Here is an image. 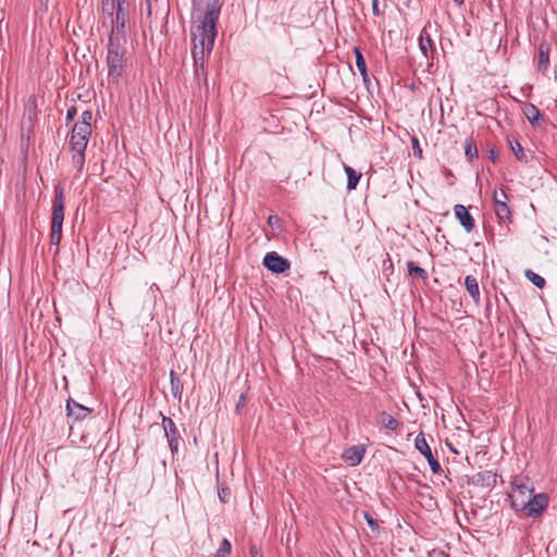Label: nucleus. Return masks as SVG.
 Returning <instances> with one entry per match:
<instances>
[{
    "mask_svg": "<svg viewBox=\"0 0 557 557\" xmlns=\"http://www.w3.org/2000/svg\"><path fill=\"white\" fill-rule=\"evenodd\" d=\"M195 11H202L200 23L193 33V60L195 67H205L206 57L210 55L218 34L216 24L221 13L220 0H193Z\"/></svg>",
    "mask_w": 557,
    "mask_h": 557,
    "instance_id": "obj_1",
    "label": "nucleus"
},
{
    "mask_svg": "<svg viewBox=\"0 0 557 557\" xmlns=\"http://www.w3.org/2000/svg\"><path fill=\"white\" fill-rule=\"evenodd\" d=\"M121 36L110 35L107 51L108 76L117 82L125 70V48Z\"/></svg>",
    "mask_w": 557,
    "mask_h": 557,
    "instance_id": "obj_2",
    "label": "nucleus"
},
{
    "mask_svg": "<svg viewBox=\"0 0 557 557\" xmlns=\"http://www.w3.org/2000/svg\"><path fill=\"white\" fill-rule=\"evenodd\" d=\"M65 196L64 188L60 184L54 187L52 201L50 244L59 246L62 239V225L64 221Z\"/></svg>",
    "mask_w": 557,
    "mask_h": 557,
    "instance_id": "obj_3",
    "label": "nucleus"
},
{
    "mask_svg": "<svg viewBox=\"0 0 557 557\" xmlns=\"http://www.w3.org/2000/svg\"><path fill=\"white\" fill-rule=\"evenodd\" d=\"M533 495V487L528 483L523 482L522 479H515L512 482V491L508 495L510 499L511 507L515 511H520L522 506H525L528 498Z\"/></svg>",
    "mask_w": 557,
    "mask_h": 557,
    "instance_id": "obj_4",
    "label": "nucleus"
},
{
    "mask_svg": "<svg viewBox=\"0 0 557 557\" xmlns=\"http://www.w3.org/2000/svg\"><path fill=\"white\" fill-rule=\"evenodd\" d=\"M88 139L79 137L71 133L69 148L72 153V163L82 173L85 165V151L88 145Z\"/></svg>",
    "mask_w": 557,
    "mask_h": 557,
    "instance_id": "obj_5",
    "label": "nucleus"
},
{
    "mask_svg": "<svg viewBox=\"0 0 557 557\" xmlns=\"http://www.w3.org/2000/svg\"><path fill=\"white\" fill-rule=\"evenodd\" d=\"M525 504L519 512L525 517L536 518L548 507L549 498L545 493L533 494Z\"/></svg>",
    "mask_w": 557,
    "mask_h": 557,
    "instance_id": "obj_6",
    "label": "nucleus"
},
{
    "mask_svg": "<svg viewBox=\"0 0 557 557\" xmlns=\"http://www.w3.org/2000/svg\"><path fill=\"white\" fill-rule=\"evenodd\" d=\"M117 2V9L115 11V16L111 17V35L113 36H121L122 40H125L124 37V28L127 22V5L125 0H116Z\"/></svg>",
    "mask_w": 557,
    "mask_h": 557,
    "instance_id": "obj_7",
    "label": "nucleus"
},
{
    "mask_svg": "<svg viewBox=\"0 0 557 557\" xmlns=\"http://www.w3.org/2000/svg\"><path fill=\"white\" fill-rule=\"evenodd\" d=\"M162 416V428H163V431H164V435L166 437V441H168V444H169V447L172 451L173 455H175L178 450V444H180V441L182 440V436H181V433L175 424V422L166 417V416Z\"/></svg>",
    "mask_w": 557,
    "mask_h": 557,
    "instance_id": "obj_8",
    "label": "nucleus"
},
{
    "mask_svg": "<svg viewBox=\"0 0 557 557\" xmlns=\"http://www.w3.org/2000/svg\"><path fill=\"white\" fill-rule=\"evenodd\" d=\"M414 447L417 450H419V453L421 455H423L426 458V460L430 465V468L434 474H440L443 471L440 462L434 458L431 447L428 444L423 432H420L417 435L416 441H414Z\"/></svg>",
    "mask_w": 557,
    "mask_h": 557,
    "instance_id": "obj_9",
    "label": "nucleus"
},
{
    "mask_svg": "<svg viewBox=\"0 0 557 557\" xmlns=\"http://www.w3.org/2000/svg\"><path fill=\"white\" fill-rule=\"evenodd\" d=\"M431 27V22H428L426 25L422 28L419 36V49L422 55L428 60L432 61L434 59V54L436 52L435 42L431 37L429 28Z\"/></svg>",
    "mask_w": 557,
    "mask_h": 557,
    "instance_id": "obj_10",
    "label": "nucleus"
},
{
    "mask_svg": "<svg viewBox=\"0 0 557 557\" xmlns=\"http://www.w3.org/2000/svg\"><path fill=\"white\" fill-rule=\"evenodd\" d=\"M507 194L504 190H494L493 200L495 207V213L502 222L511 221V211L507 205Z\"/></svg>",
    "mask_w": 557,
    "mask_h": 557,
    "instance_id": "obj_11",
    "label": "nucleus"
},
{
    "mask_svg": "<svg viewBox=\"0 0 557 557\" xmlns=\"http://www.w3.org/2000/svg\"><path fill=\"white\" fill-rule=\"evenodd\" d=\"M263 265L271 272L281 274L287 271L290 263L287 259L281 257L276 252H268L263 258Z\"/></svg>",
    "mask_w": 557,
    "mask_h": 557,
    "instance_id": "obj_12",
    "label": "nucleus"
},
{
    "mask_svg": "<svg viewBox=\"0 0 557 557\" xmlns=\"http://www.w3.org/2000/svg\"><path fill=\"white\" fill-rule=\"evenodd\" d=\"M66 411L69 423L83 421L91 413V409L78 404L72 398H69L66 401Z\"/></svg>",
    "mask_w": 557,
    "mask_h": 557,
    "instance_id": "obj_13",
    "label": "nucleus"
},
{
    "mask_svg": "<svg viewBox=\"0 0 557 557\" xmlns=\"http://www.w3.org/2000/svg\"><path fill=\"white\" fill-rule=\"evenodd\" d=\"M364 453L363 445H354L344 450L342 458L350 466H358L362 461Z\"/></svg>",
    "mask_w": 557,
    "mask_h": 557,
    "instance_id": "obj_14",
    "label": "nucleus"
},
{
    "mask_svg": "<svg viewBox=\"0 0 557 557\" xmlns=\"http://www.w3.org/2000/svg\"><path fill=\"white\" fill-rule=\"evenodd\" d=\"M454 213L467 233H470L473 231V228L475 226L474 219L468 212V209L465 206L456 205L454 207Z\"/></svg>",
    "mask_w": 557,
    "mask_h": 557,
    "instance_id": "obj_15",
    "label": "nucleus"
},
{
    "mask_svg": "<svg viewBox=\"0 0 557 557\" xmlns=\"http://www.w3.org/2000/svg\"><path fill=\"white\" fill-rule=\"evenodd\" d=\"M472 483L482 487H492L496 484V474L492 471H482L474 474Z\"/></svg>",
    "mask_w": 557,
    "mask_h": 557,
    "instance_id": "obj_16",
    "label": "nucleus"
},
{
    "mask_svg": "<svg viewBox=\"0 0 557 557\" xmlns=\"http://www.w3.org/2000/svg\"><path fill=\"white\" fill-rule=\"evenodd\" d=\"M37 98L32 95L27 100L23 114V119L28 122L29 127H33L37 120Z\"/></svg>",
    "mask_w": 557,
    "mask_h": 557,
    "instance_id": "obj_17",
    "label": "nucleus"
},
{
    "mask_svg": "<svg viewBox=\"0 0 557 557\" xmlns=\"http://www.w3.org/2000/svg\"><path fill=\"white\" fill-rule=\"evenodd\" d=\"M465 286L471 298L475 304L480 302V287L476 277L467 275L465 278Z\"/></svg>",
    "mask_w": 557,
    "mask_h": 557,
    "instance_id": "obj_18",
    "label": "nucleus"
},
{
    "mask_svg": "<svg viewBox=\"0 0 557 557\" xmlns=\"http://www.w3.org/2000/svg\"><path fill=\"white\" fill-rule=\"evenodd\" d=\"M549 66V46L541 42L539 46V71L545 73Z\"/></svg>",
    "mask_w": 557,
    "mask_h": 557,
    "instance_id": "obj_19",
    "label": "nucleus"
},
{
    "mask_svg": "<svg viewBox=\"0 0 557 557\" xmlns=\"http://www.w3.org/2000/svg\"><path fill=\"white\" fill-rule=\"evenodd\" d=\"M170 384H171L172 396L175 399L181 400L182 394H183V383L174 370L170 371Z\"/></svg>",
    "mask_w": 557,
    "mask_h": 557,
    "instance_id": "obj_20",
    "label": "nucleus"
},
{
    "mask_svg": "<svg viewBox=\"0 0 557 557\" xmlns=\"http://www.w3.org/2000/svg\"><path fill=\"white\" fill-rule=\"evenodd\" d=\"M523 114L527 117V120L530 122V124L533 125V126L539 122V120L541 117L540 110L533 103H525L524 104V107H523Z\"/></svg>",
    "mask_w": 557,
    "mask_h": 557,
    "instance_id": "obj_21",
    "label": "nucleus"
},
{
    "mask_svg": "<svg viewBox=\"0 0 557 557\" xmlns=\"http://www.w3.org/2000/svg\"><path fill=\"white\" fill-rule=\"evenodd\" d=\"M345 173L347 174V189L352 190L356 189L360 178L361 173L356 172L352 168L348 165H344Z\"/></svg>",
    "mask_w": 557,
    "mask_h": 557,
    "instance_id": "obj_22",
    "label": "nucleus"
},
{
    "mask_svg": "<svg viewBox=\"0 0 557 557\" xmlns=\"http://www.w3.org/2000/svg\"><path fill=\"white\" fill-rule=\"evenodd\" d=\"M379 422L385 429L391 430V431L397 430L398 426L400 425V423L398 422L397 419H395L393 416H391L389 413H387L385 411L381 412Z\"/></svg>",
    "mask_w": 557,
    "mask_h": 557,
    "instance_id": "obj_23",
    "label": "nucleus"
},
{
    "mask_svg": "<svg viewBox=\"0 0 557 557\" xmlns=\"http://www.w3.org/2000/svg\"><path fill=\"white\" fill-rule=\"evenodd\" d=\"M465 154L469 162H473L478 159V148L472 137H468L465 141Z\"/></svg>",
    "mask_w": 557,
    "mask_h": 557,
    "instance_id": "obj_24",
    "label": "nucleus"
},
{
    "mask_svg": "<svg viewBox=\"0 0 557 557\" xmlns=\"http://www.w3.org/2000/svg\"><path fill=\"white\" fill-rule=\"evenodd\" d=\"M71 133L89 140L91 135V125L75 123Z\"/></svg>",
    "mask_w": 557,
    "mask_h": 557,
    "instance_id": "obj_25",
    "label": "nucleus"
},
{
    "mask_svg": "<svg viewBox=\"0 0 557 557\" xmlns=\"http://www.w3.org/2000/svg\"><path fill=\"white\" fill-rule=\"evenodd\" d=\"M407 269H408L409 275H411V276L414 275V276H418V277H420L422 280H426L429 277L428 272L423 268L419 267L413 261H408L407 262Z\"/></svg>",
    "mask_w": 557,
    "mask_h": 557,
    "instance_id": "obj_26",
    "label": "nucleus"
},
{
    "mask_svg": "<svg viewBox=\"0 0 557 557\" xmlns=\"http://www.w3.org/2000/svg\"><path fill=\"white\" fill-rule=\"evenodd\" d=\"M509 146L518 160L527 161V156L524 153V150L517 139L509 140Z\"/></svg>",
    "mask_w": 557,
    "mask_h": 557,
    "instance_id": "obj_27",
    "label": "nucleus"
},
{
    "mask_svg": "<svg viewBox=\"0 0 557 557\" xmlns=\"http://www.w3.org/2000/svg\"><path fill=\"white\" fill-rule=\"evenodd\" d=\"M232 545L227 539H223L220 543L219 549L212 557H227L231 553Z\"/></svg>",
    "mask_w": 557,
    "mask_h": 557,
    "instance_id": "obj_28",
    "label": "nucleus"
},
{
    "mask_svg": "<svg viewBox=\"0 0 557 557\" xmlns=\"http://www.w3.org/2000/svg\"><path fill=\"white\" fill-rule=\"evenodd\" d=\"M525 276L532 282L533 285H535L539 288H543L545 286V280L541 275L534 273L531 270H528L525 272Z\"/></svg>",
    "mask_w": 557,
    "mask_h": 557,
    "instance_id": "obj_29",
    "label": "nucleus"
},
{
    "mask_svg": "<svg viewBox=\"0 0 557 557\" xmlns=\"http://www.w3.org/2000/svg\"><path fill=\"white\" fill-rule=\"evenodd\" d=\"M102 10L104 13H108L111 17L114 14V11L117 9L116 0H101Z\"/></svg>",
    "mask_w": 557,
    "mask_h": 557,
    "instance_id": "obj_30",
    "label": "nucleus"
},
{
    "mask_svg": "<svg viewBox=\"0 0 557 557\" xmlns=\"http://www.w3.org/2000/svg\"><path fill=\"white\" fill-rule=\"evenodd\" d=\"M218 495H219L220 500L223 504H226L231 497V490L227 486L219 485L218 486Z\"/></svg>",
    "mask_w": 557,
    "mask_h": 557,
    "instance_id": "obj_31",
    "label": "nucleus"
},
{
    "mask_svg": "<svg viewBox=\"0 0 557 557\" xmlns=\"http://www.w3.org/2000/svg\"><path fill=\"white\" fill-rule=\"evenodd\" d=\"M354 53L356 57V66L358 70H363L367 66L366 60L363 58L362 52L358 47L354 48Z\"/></svg>",
    "mask_w": 557,
    "mask_h": 557,
    "instance_id": "obj_32",
    "label": "nucleus"
},
{
    "mask_svg": "<svg viewBox=\"0 0 557 557\" xmlns=\"http://www.w3.org/2000/svg\"><path fill=\"white\" fill-rule=\"evenodd\" d=\"M194 73L198 82L202 79L205 83H207V72L205 67H195Z\"/></svg>",
    "mask_w": 557,
    "mask_h": 557,
    "instance_id": "obj_33",
    "label": "nucleus"
},
{
    "mask_svg": "<svg viewBox=\"0 0 557 557\" xmlns=\"http://www.w3.org/2000/svg\"><path fill=\"white\" fill-rule=\"evenodd\" d=\"M92 120V112L90 110H85L82 115L81 120L77 123H85L86 125H91Z\"/></svg>",
    "mask_w": 557,
    "mask_h": 557,
    "instance_id": "obj_34",
    "label": "nucleus"
},
{
    "mask_svg": "<svg viewBox=\"0 0 557 557\" xmlns=\"http://www.w3.org/2000/svg\"><path fill=\"white\" fill-rule=\"evenodd\" d=\"M363 517H364V519H366V521H367L368 525H369L373 531L379 530V524H377V522L372 518V516H371L369 512L364 511V512H363Z\"/></svg>",
    "mask_w": 557,
    "mask_h": 557,
    "instance_id": "obj_35",
    "label": "nucleus"
},
{
    "mask_svg": "<svg viewBox=\"0 0 557 557\" xmlns=\"http://www.w3.org/2000/svg\"><path fill=\"white\" fill-rule=\"evenodd\" d=\"M411 144L414 150V156L418 157L419 159H422V149L420 148L419 139L417 137H412Z\"/></svg>",
    "mask_w": 557,
    "mask_h": 557,
    "instance_id": "obj_36",
    "label": "nucleus"
},
{
    "mask_svg": "<svg viewBox=\"0 0 557 557\" xmlns=\"http://www.w3.org/2000/svg\"><path fill=\"white\" fill-rule=\"evenodd\" d=\"M77 114V109L75 106H71L67 111H66V116H65V120L67 123L72 122L74 120V117L76 116Z\"/></svg>",
    "mask_w": 557,
    "mask_h": 557,
    "instance_id": "obj_37",
    "label": "nucleus"
},
{
    "mask_svg": "<svg viewBox=\"0 0 557 557\" xmlns=\"http://www.w3.org/2000/svg\"><path fill=\"white\" fill-rule=\"evenodd\" d=\"M247 397L245 394H240L237 404H236V411L240 412V409L246 406Z\"/></svg>",
    "mask_w": 557,
    "mask_h": 557,
    "instance_id": "obj_38",
    "label": "nucleus"
},
{
    "mask_svg": "<svg viewBox=\"0 0 557 557\" xmlns=\"http://www.w3.org/2000/svg\"><path fill=\"white\" fill-rule=\"evenodd\" d=\"M249 553L250 557H263L261 550L256 545L250 546Z\"/></svg>",
    "mask_w": 557,
    "mask_h": 557,
    "instance_id": "obj_39",
    "label": "nucleus"
},
{
    "mask_svg": "<svg viewBox=\"0 0 557 557\" xmlns=\"http://www.w3.org/2000/svg\"><path fill=\"white\" fill-rule=\"evenodd\" d=\"M372 12H373V15H375V16L381 15V11L379 9V0H372Z\"/></svg>",
    "mask_w": 557,
    "mask_h": 557,
    "instance_id": "obj_40",
    "label": "nucleus"
},
{
    "mask_svg": "<svg viewBox=\"0 0 557 557\" xmlns=\"http://www.w3.org/2000/svg\"><path fill=\"white\" fill-rule=\"evenodd\" d=\"M488 158L493 161V162H496L497 158H498V152L496 149L492 148L490 151H488Z\"/></svg>",
    "mask_w": 557,
    "mask_h": 557,
    "instance_id": "obj_41",
    "label": "nucleus"
},
{
    "mask_svg": "<svg viewBox=\"0 0 557 557\" xmlns=\"http://www.w3.org/2000/svg\"><path fill=\"white\" fill-rule=\"evenodd\" d=\"M363 78L364 83H368L369 76H368V69L367 66L363 70H358Z\"/></svg>",
    "mask_w": 557,
    "mask_h": 557,
    "instance_id": "obj_42",
    "label": "nucleus"
},
{
    "mask_svg": "<svg viewBox=\"0 0 557 557\" xmlns=\"http://www.w3.org/2000/svg\"><path fill=\"white\" fill-rule=\"evenodd\" d=\"M363 78L364 83H368L369 76H368V69L367 66L363 70H358Z\"/></svg>",
    "mask_w": 557,
    "mask_h": 557,
    "instance_id": "obj_43",
    "label": "nucleus"
},
{
    "mask_svg": "<svg viewBox=\"0 0 557 557\" xmlns=\"http://www.w3.org/2000/svg\"><path fill=\"white\" fill-rule=\"evenodd\" d=\"M274 221H278V218L276 215H270L268 219L269 224L273 225Z\"/></svg>",
    "mask_w": 557,
    "mask_h": 557,
    "instance_id": "obj_44",
    "label": "nucleus"
},
{
    "mask_svg": "<svg viewBox=\"0 0 557 557\" xmlns=\"http://www.w3.org/2000/svg\"><path fill=\"white\" fill-rule=\"evenodd\" d=\"M435 556H436V557H449V555H448V554H446V553H445V552H443V550H440V552L435 553Z\"/></svg>",
    "mask_w": 557,
    "mask_h": 557,
    "instance_id": "obj_45",
    "label": "nucleus"
},
{
    "mask_svg": "<svg viewBox=\"0 0 557 557\" xmlns=\"http://www.w3.org/2000/svg\"><path fill=\"white\" fill-rule=\"evenodd\" d=\"M457 4H462L465 0H454Z\"/></svg>",
    "mask_w": 557,
    "mask_h": 557,
    "instance_id": "obj_46",
    "label": "nucleus"
}]
</instances>
